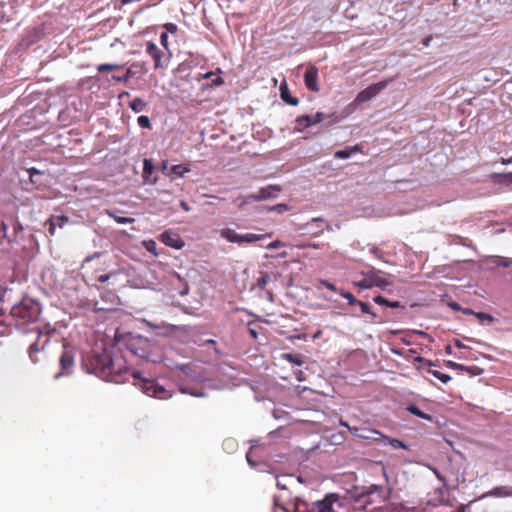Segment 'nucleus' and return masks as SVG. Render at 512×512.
<instances>
[{
  "label": "nucleus",
  "mask_w": 512,
  "mask_h": 512,
  "mask_svg": "<svg viewBox=\"0 0 512 512\" xmlns=\"http://www.w3.org/2000/svg\"><path fill=\"white\" fill-rule=\"evenodd\" d=\"M219 235L230 243L242 245L244 243H254L270 237L269 234H256V233H237L234 229L223 228L219 231Z\"/></svg>",
  "instance_id": "1"
},
{
  "label": "nucleus",
  "mask_w": 512,
  "mask_h": 512,
  "mask_svg": "<svg viewBox=\"0 0 512 512\" xmlns=\"http://www.w3.org/2000/svg\"><path fill=\"white\" fill-rule=\"evenodd\" d=\"M133 377L134 379L140 380L141 383H139V386L146 395L159 399H168L171 397V394L166 391L163 386L156 384L152 380L143 378L140 372H133Z\"/></svg>",
  "instance_id": "2"
},
{
  "label": "nucleus",
  "mask_w": 512,
  "mask_h": 512,
  "mask_svg": "<svg viewBox=\"0 0 512 512\" xmlns=\"http://www.w3.org/2000/svg\"><path fill=\"white\" fill-rule=\"evenodd\" d=\"M393 281L388 277H382L379 274V271L372 270L365 274L364 279L357 282L356 286L361 289H370L372 287H379L381 289H385L387 286H390Z\"/></svg>",
  "instance_id": "3"
},
{
  "label": "nucleus",
  "mask_w": 512,
  "mask_h": 512,
  "mask_svg": "<svg viewBox=\"0 0 512 512\" xmlns=\"http://www.w3.org/2000/svg\"><path fill=\"white\" fill-rule=\"evenodd\" d=\"M393 79H388V80H384V81H380V82H377V83H374L370 86H368L367 88H365L364 90L360 91L355 100H354V103L355 104H362V103H365L369 100H371L372 98H374L375 96H377L382 90H384L387 85L389 84V82H391Z\"/></svg>",
  "instance_id": "4"
},
{
  "label": "nucleus",
  "mask_w": 512,
  "mask_h": 512,
  "mask_svg": "<svg viewBox=\"0 0 512 512\" xmlns=\"http://www.w3.org/2000/svg\"><path fill=\"white\" fill-rule=\"evenodd\" d=\"M341 425L344 427H347L351 434H353L354 436H356L360 439L379 441L380 437H383V434L377 430L368 429V428L350 427L346 422H341Z\"/></svg>",
  "instance_id": "5"
},
{
  "label": "nucleus",
  "mask_w": 512,
  "mask_h": 512,
  "mask_svg": "<svg viewBox=\"0 0 512 512\" xmlns=\"http://www.w3.org/2000/svg\"><path fill=\"white\" fill-rule=\"evenodd\" d=\"M74 365V352L72 348L67 346L63 347V352L60 357V366L62 369V373H58L55 375V379H58L60 375L65 374L68 375L72 371V367Z\"/></svg>",
  "instance_id": "6"
},
{
  "label": "nucleus",
  "mask_w": 512,
  "mask_h": 512,
  "mask_svg": "<svg viewBox=\"0 0 512 512\" xmlns=\"http://www.w3.org/2000/svg\"><path fill=\"white\" fill-rule=\"evenodd\" d=\"M160 240L166 246L174 249H182L185 245L184 241L174 232L165 231L160 235Z\"/></svg>",
  "instance_id": "7"
},
{
  "label": "nucleus",
  "mask_w": 512,
  "mask_h": 512,
  "mask_svg": "<svg viewBox=\"0 0 512 512\" xmlns=\"http://www.w3.org/2000/svg\"><path fill=\"white\" fill-rule=\"evenodd\" d=\"M304 82L306 87L313 92L319 91L318 85V69L315 66H310L304 75Z\"/></svg>",
  "instance_id": "8"
},
{
  "label": "nucleus",
  "mask_w": 512,
  "mask_h": 512,
  "mask_svg": "<svg viewBox=\"0 0 512 512\" xmlns=\"http://www.w3.org/2000/svg\"><path fill=\"white\" fill-rule=\"evenodd\" d=\"M338 502L336 494H329L324 499L315 502V507L318 512H336L333 505Z\"/></svg>",
  "instance_id": "9"
},
{
  "label": "nucleus",
  "mask_w": 512,
  "mask_h": 512,
  "mask_svg": "<svg viewBox=\"0 0 512 512\" xmlns=\"http://www.w3.org/2000/svg\"><path fill=\"white\" fill-rule=\"evenodd\" d=\"M146 52L153 58L154 67L163 68L166 64L162 62L163 52L159 49V47L153 42L146 43Z\"/></svg>",
  "instance_id": "10"
},
{
  "label": "nucleus",
  "mask_w": 512,
  "mask_h": 512,
  "mask_svg": "<svg viewBox=\"0 0 512 512\" xmlns=\"http://www.w3.org/2000/svg\"><path fill=\"white\" fill-rule=\"evenodd\" d=\"M325 115L322 112H317L314 116H300L296 118V123L304 128L310 127L314 124H318L325 119Z\"/></svg>",
  "instance_id": "11"
},
{
  "label": "nucleus",
  "mask_w": 512,
  "mask_h": 512,
  "mask_svg": "<svg viewBox=\"0 0 512 512\" xmlns=\"http://www.w3.org/2000/svg\"><path fill=\"white\" fill-rule=\"evenodd\" d=\"M281 191V187L279 185H268L266 187L260 188L257 192L259 201L268 200L275 198L278 193Z\"/></svg>",
  "instance_id": "12"
},
{
  "label": "nucleus",
  "mask_w": 512,
  "mask_h": 512,
  "mask_svg": "<svg viewBox=\"0 0 512 512\" xmlns=\"http://www.w3.org/2000/svg\"><path fill=\"white\" fill-rule=\"evenodd\" d=\"M280 96L283 101H285L286 103H288L292 106H297L299 103V100L297 98L292 97L290 95L288 86L285 82H283L280 86Z\"/></svg>",
  "instance_id": "13"
},
{
  "label": "nucleus",
  "mask_w": 512,
  "mask_h": 512,
  "mask_svg": "<svg viewBox=\"0 0 512 512\" xmlns=\"http://www.w3.org/2000/svg\"><path fill=\"white\" fill-rule=\"evenodd\" d=\"M485 496H493V497H511L512 496V487L508 486H500L495 487L491 491H489Z\"/></svg>",
  "instance_id": "14"
},
{
  "label": "nucleus",
  "mask_w": 512,
  "mask_h": 512,
  "mask_svg": "<svg viewBox=\"0 0 512 512\" xmlns=\"http://www.w3.org/2000/svg\"><path fill=\"white\" fill-rule=\"evenodd\" d=\"M68 221L69 219L65 216L52 217L49 220V233L54 235L56 227L62 228Z\"/></svg>",
  "instance_id": "15"
},
{
  "label": "nucleus",
  "mask_w": 512,
  "mask_h": 512,
  "mask_svg": "<svg viewBox=\"0 0 512 512\" xmlns=\"http://www.w3.org/2000/svg\"><path fill=\"white\" fill-rule=\"evenodd\" d=\"M379 441H382L383 445H389L391 446L393 449H407L408 446L403 443L402 441L398 440V439H392V438H389L387 436H384L383 437H380V440Z\"/></svg>",
  "instance_id": "16"
},
{
  "label": "nucleus",
  "mask_w": 512,
  "mask_h": 512,
  "mask_svg": "<svg viewBox=\"0 0 512 512\" xmlns=\"http://www.w3.org/2000/svg\"><path fill=\"white\" fill-rule=\"evenodd\" d=\"M359 151V148L358 146H353V147H347L345 149H342V150H338L335 152L334 156L338 159H347L349 158L352 154L356 153Z\"/></svg>",
  "instance_id": "17"
},
{
  "label": "nucleus",
  "mask_w": 512,
  "mask_h": 512,
  "mask_svg": "<svg viewBox=\"0 0 512 512\" xmlns=\"http://www.w3.org/2000/svg\"><path fill=\"white\" fill-rule=\"evenodd\" d=\"M266 212H276L278 214H283L284 212L290 211V206L285 203H280L274 206H266L263 208Z\"/></svg>",
  "instance_id": "18"
},
{
  "label": "nucleus",
  "mask_w": 512,
  "mask_h": 512,
  "mask_svg": "<svg viewBox=\"0 0 512 512\" xmlns=\"http://www.w3.org/2000/svg\"><path fill=\"white\" fill-rule=\"evenodd\" d=\"M189 171L190 169L188 167H184L182 165H173L171 167V172L169 173V176H171V178H174V176L184 177V175Z\"/></svg>",
  "instance_id": "19"
},
{
  "label": "nucleus",
  "mask_w": 512,
  "mask_h": 512,
  "mask_svg": "<svg viewBox=\"0 0 512 512\" xmlns=\"http://www.w3.org/2000/svg\"><path fill=\"white\" fill-rule=\"evenodd\" d=\"M129 107L135 112L140 113L146 107V102H144L141 98H135L129 103Z\"/></svg>",
  "instance_id": "20"
},
{
  "label": "nucleus",
  "mask_w": 512,
  "mask_h": 512,
  "mask_svg": "<svg viewBox=\"0 0 512 512\" xmlns=\"http://www.w3.org/2000/svg\"><path fill=\"white\" fill-rule=\"evenodd\" d=\"M374 301H375V303H377L379 305H386L391 308L400 307V303L398 301H388L387 299H385L383 296H380V295L376 296L374 298Z\"/></svg>",
  "instance_id": "21"
},
{
  "label": "nucleus",
  "mask_w": 512,
  "mask_h": 512,
  "mask_svg": "<svg viewBox=\"0 0 512 512\" xmlns=\"http://www.w3.org/2000/svg\"><path fill=\"white\" fill-rule=\"evenodd\" d=\"M142 245L144 246V248L149 251L150 253H152L154 256H158V252H157V244L154 240L150 239V240H145L142 242Z\"/></svg>",
  "instance_id": "22"
},
{
  "label": "nucleus",
  "mask_w": 512,
  "mask_h": 512,
  "mask_svg": "<svg viewBox=\"0 0 512 512\" xmlns=\"http://www.w3.org/2000/svg\"><path fill=\"white\" fill-rule=\"evenodd\" d=\"M407 410H408L411 414H413V415H415V416H417V417H419V418H422V419H425V420H431V417H430L429 415H427V414H425L424 412H422V411H421L417 406H415V405H410V406L407 408Z\"/></svg>",
  "instance_id": "23"
},
{
  "label": "nucleus",
  "mask_w": 512,
  "mask_h": 512,
  "mask_svg": "<svg viewBox=\"0 0 512 512\" xmlns=\"http://www.w3.org/2000/svg\"><path fill=\"white\" fill-rule=\"evenodd\" d=\"M107 215L113 218L118 224H128L134 222L133 218L117 216L114 212L111 211H107Z\"/></svg>",
  "instance_id": "24"
},
{
  "label": "nucleus",
  "mask_w": 512,
  "mask_h": 512,
  "mask_svg": "<svg viewBox=\"0 0 512 512\" xmlns=\"http://www.w3.org/2000/svg\"><path fill=\"white\" fill-rule=\"evenodd\" d=\"M429 373L432 374L437 379H439L444 384L448 383L451 380V377L448 374L442 373L438 370L430 369Z\"/></svg>",
  "instance_id": "25"
},
{
  "label": "nucleus",
  "mask_w": 512,
  "mask_h": 512,
  "mask_svg": "<svg viewBox=\"0 0 512 512\" xmlns=\"http://www.w3.org/2000/svg\"><path fill=\"white\" fill-rule=\"evenodd\" d=\"M358 305L360 306V309L363 313L370 315L371 321H374L376 318V314L370 310V307L367 303L359 301Z\"/></svg>",
  "instance_id": "26"
},
{
  "label": "nucleus",
  "mask_w": 512,
  "mask_h": 512,
  "mask_svg": "<svg viewBox=\"0 0 512 512\" xmlns=\"http://www.w3.org/2000/svg\"><path fill=\"white\" fill-rule=\"evenodd\" d=\"M153 168L154 167H153L151 161L148 160V159H145L144 160V167H143V173H144L145 181H148V177L152 173Z\"/></svg>",
  "instance_id": "27"
},
{
  "label": "nucleus",
  "mask_w": 512,
  "mask_h": 512,
  "mask_svg": "<svg viewBox=\"0 0 512 512\" xmlns=\"http://www.w3.org/2000/svg\"><path fill=\"white\" fill-rule=\"evenodd\" d=\"M283 358L297 366H301L303 364V361L299 357L290 353L283 354Z\"/></svg>",
  "instance_id": "28"
},
{
  "label": "nucleus",
  "mask_w": 512,
  "mask_h": 512,
  "mask_svg": "<svg viewBox=\"0 0 512 512\" xmlns=\"http://www.w3.org/2000/svg\"><path fill=\"white\" fill-rule=\"evenodd\" d=\"M339 294L344 297L349 304L351 305H354V304H358L359 300H357L351 293L349 292H345L343 290H340L339 291Z\"/></svg>",
  "instance_id": "29"
},
{
  "label": "nucleus",
  "mask_w": 512,
  "mask_h": 512,
  "mask_svg": "<svg viewBox=\"0 0 512 512\" xmlns=\"http://www.w3.org/2000/svg\"><path fill=\"white\" fill-rule=\"evenodd\" d=\"M137 122L140 127L149 129L151 127V122L148 116L142 115L138 117Z\"/></svg>",
  "instance_id": "30"
},
{
  "label": "nucleus",
  "mask_w": 512,
  "mask_h": 512,
  "mask_svg": "<svg viewBox=\"0 0 512 512\" xmlns=\"http://www.w3.org/2000/svg\"><path fill=\"white\" fill-rule=\"evenodd\" d=\"M119 68H122V66L118 65V64H101L97 67V70L99 72H105L108 70H114V69H119Z\"/></svg>",
  "instance_id": "31"
},
{
  "label": "nucleus",
  "mask_w": 512,
  "mask_h": 512,
  "mask_svg": "<svg viewBox=\"0 0 512 512\" xmlns=\"http://www.w3.org/2000/svg\"><path fill=\"white\" fill-rule=\"evenodd\" d=\"M475 316L481 321H488V322H493L494 321V317L491 315V314H488V313H485V312H476L475 313Z\"/></svg>",
  "instance_id": "32"
},
{
  "label": "nucleus",
  "mask_w": 512,
  "mask_h": 512,
  "mask_svg": "<svg viewBox=\"0 0 512 512\" xmlns=\"http://www.w3.org/2000/svg\"><path fill=\"white\" fill-rule=\"evenodd\" d=\"M131 69H128L125 74H122V76H113V79L118 82H128L130 77L132 76Z\"/></svg>",
  "instance_id": "33"
},
{
  "label": "nucleus",
  "mask_w": 512,
  "mask_h": 512,
  "mask_svg": "<svg viewBox=\"0 0 512 512\" xmlns=\"http://www.w3.org/2000/svg\"><path fill=\"white\" fill-rule=\"evenodd\" d=\"M270 281L269 275L266 273H262L261 277L257 280V286L261 289H263L267 283Z\"/></svg>",
  "instance_id": "34"
},
{
  "label": "nucleus",
  "mask_w": 512,
  "mask_h": 512,
  "mask_svg": "<svg viewBox=\"0 0 512 512\" xmlns=\"http://www.w3.org/2000/svg\"><path fill=\"white\" fill-rule=\"evenodd\" d=\"M495 177L501 178V183H512V172L495 174Z\"/></svg>",
  "instance_id": "35"
},
{
  "label": "nucleus",
  "mask_w": 512,
  "mask_h": 512,
  "mask_svg": "<svg viewBox=\"0 0 512 512\" xmlns=\"http://www.w3.org/2000/svg\"><path fill=\"white\" fill-rule=\"evenodd\" d=\"M319 283H320L322 286L326 287L327 289H329V290H331V291H333V292H338V293H339V291H340V290H338V289L336 288V286H335L333 283H331V282H329V281H327V280L321 279V280L319 281Z\"/></svg>",
  "instance_id": "36"
},
{
  "label": "nucleus",
  "mask_w": 512,
  "mask_h": 512,
  "mask_svg": "<svg viewBox=\"0 0 512 512\" xmlns=\"http://www.w3.org/2000/svg\"><path fill=\"white\" fill-rule=\"evenodd\" d=\"M253 201H259L257 193L247 195L241 205L249 204Z\"/></svg>",
  "instance_id": "37"
},
{
  "label": "nucleus",
  "mask_w": 512,
  "mask_h": 512,
  "mask_svg": "<svg viewBox=\"0 0 512 512\" xmlns=\"http://www.w3.org/2000/svg\"><path fill=\"white\" fill-rule=\"evenodd\" d=\"M160 43L165 48L168 49V34L163 32L160 35Z\"/></svg>",
  "instance_id": "38"
},
{
  "label": "nucleus",
  "mask_w": 512,
  "mask_h": 512,
  "mask_svg": "<svg viewBox=\"0 0 512 512\" xmlns=\"http://www.w3.org/2000/svg\"><path fill=\"white\" fill-rule=\"evenodd\" d=\"M283 246H284L283 242H281L280 240H275V241L269 243L267 245V248L268 249H277V248H280V247H283Z\"/></svg>",
  "instance_id": "39"
},
{
  "label": "nucleus",
  "mask_w": 512,
  "mask_h": 512,
  "mask_svg": "<svg viewBox=\"0 0 512 512\" xmlns=\"http://www.w3.org/2000/svg\"><path fill=\"white\" fill-rule=\"evenodd\" d=\"M114 275V273H108V274H103V275H100L98 277V281L101 282V283H105L107 282L112 276Z\"/></svg>",
  "instance_id": "40"
},
{
  "label": "nucleus",
  "mask_w": 512,
  "mask_h": 512,
  "mask_svg": "<svg viewBox=\"0 0 512 512\" xmlns=\"http://www.w3.org/2000/svg\"><path fill=\"white\" fill-rule=\"evenodd\" d=\"M427 467H428L431 471H433V473L436 475V477H437L441 482H444V478H443V476L439 473V471H438L436 468H433V467H431V466H429V465H427Z\"/></svg>",
  "instance_id": "41"
},
{
  "label": "nucleus",
  "mask_w": 512,
  "mask_h": 512,
  "mask_svg": "<svg viewBox=\"0 0 512 512\" xmlns=\"http://www.w3.org/2000/svg\"><path fill=\"white\" fill-rule=\"evenodd\" d=\"M427 467H428L431 471H433V473L436 475V477H437L441 482H444V478H443V476L439 473V471H438L436 468H433V467H431V466H429V465H427Z\"/></svg>",
  "instance_id": "42"
},
{
  "label": "nucleus",
  "mask_w": 512,
  "mask_h": 512,
  "mask_svg": "<svg viewBox=\"0 0 512 512\" xmlns=\"http://www.w3.org/2000/svg\"><path fill=\"white\" fill-rule=\"evenodd\" d=\"M165 27L170 33H175L177 31V26L173 23H168Z\"/></svg>",
  "instance_id": "43"
},
{
  "label": "nucleus",
  "mask_w": 512,
  "mask_h": 512,
  "mask_svg": "<svg viewBox=\"0 0 512 512\" xmlns=\"http://www.w3.org/2000/svg\"><path fill=\"white\" fill-rule=\"evenodd\" d=\"M13 313L14 314H17V315H20L21 317L25 318L26 315L22 312V306L20 307H14L13 308Z\"/></svg>",
  "instance_id": "44"
},
{
  "label": "nucleus",
  "mask_w": 512,
  "mask_h": 512,
  "mask_svg": "<svg viewBox=\"0 0 512 512\" xmlns=\"http://www.w3.org/2000/svg\"><path fill=\"white\" fill-rule=\"evenodd\" d=\"M449 306L455 311H462V307L456 302H451Z\"/></svg>",
  "instance_id": "45"
},
{
  "label": "nucleus",
  "mask_w": 512,
  "mask_h": 512,
  "mask_svg": "<svg viewBox=\"0 0 512 512\" xmlns=\"http://www.w3.org/2000/svg\"><path fill=\"white\" fill-rule=\"evenodd\" d=\"M274 502H275V505H276L277 507H280V508H281V509H283L284 511H286V512H291V511H292V509H291V508L280 505V504H279V502H278V499H277V498H275Z\"/></svg>",
  "instance_id": "46"
},
{
  "label": "nucleus",
  "mask_w": 512,
  "mask_h": 512,
  "mask_svg": "<svg viewBox=\"0 0 512 512\" xmlns=\"http://www.w3.org/2000/svg\"><path fill=\"white\" fill-rule=\"evenodd\" d=\"M180 391L182 393H188V390L186 389H180ZM189 394H191L192 396H195V397H204L205 394L204 393H193V392H189Z\"/></svg>",
  "instance_id": "47"
},
{
  "label": "nucleus",
  "mask_w": 512,
  "mask_h": 512,
  "mask_svg": "<svg viewBox=\"0 0 512 512\" xmlns=\"http://www.w3.org/2000/svg\"><path fill=\"white\" fill-rule=\"evenodd\" d=\"M180 206H181V208H182L184 211H186V212H189V211H190V207H189V205H188L185 201H181V202H180Z\"/></svg>",
  "instance_id": "48"
},
{
  "label": "nucleus",
  "mask_w": 512,
  "mask_h": 512,
  "mask_svg": "<svg viewBox=\"0 0 512 512\" xmlns=\"http://www.w3.org/2000/svg\"><path fill=\"white\" fill-rule=\"evenodd\" d=\"M462 312L467 315H475L476 312L471 310L470 308H462Z\"/></svg>",
  "instance_id": "49"
},
{
  "label": "nucleus",
  "mask_w": 512,
  "mask_h": 512,
  "mask_svg": "<svg viewBox=\"0 0 512 512\" xmlns=\"http://www.w3.org/2000/svg\"><path fill=\"white\" fill-rule=\"evenodd\" d=\"M277 487L280 488V489H286V485L281 481V480H277V483H276Z\"/></svg>",
  "instance_id": "50"
},
{
  "label": "nucleus",
  "mask_w": 512,
  "mask_h": 512,
  "mask_svg": "<svg viewBox=\"0 0 512 512\" xmlns=\"http://www.w3.org/2000/svg\"><path fill=\"white\" fill-rule=\"evenodd\" d=\"M376 490H378V486L377 485H372V486L369 487V490L366 493L367 494H371V493H373Z\"/></svg>",
  "instance_id": "51"
},
{
  "label": "nucleus",
  "mask_w": 512,
  "mask_h": 512,
  "mask_svg": "<svg viewBox=\"0 0 512 512\" xmlns=\"http://www.w3.org/2000/svg\"><path fill=\"white\" fill-rule=\"evenodd\" d=\"M501 163L504 164V165L512 163V157L508 158V159L502 158L501 159Z\"/></svg>",
  "instance_id": "52"
},
{
  "label": "nucleus",
  "mask_w": 512,
  "mask_h": 512,
  "mask_svg": "<svg viewBox=\"0 0 512 512\" xmlns=\"http://www.w3.org/2000/svg\"><path fill=\"white\" fill-rule=\"evenodd\" d=\"M246 458H247L248 463H249L251 466H253V467H254V466L256 465V463H255V462L250 458V454H249V453L247 454Z\"/></svg>",
  "instance_id": "53"
},
{
  "label": "nucleus",
  "mask_w": 512,
  "mask_h": 512,
  "mask_svg": "<svg viewBox=\"0 0 512 512\" xmlns=\"http://www.w3.org/2000/svg\"><path fill=\"white\" fill-rule=\"evenodd\" d=\"M455 346H456V347H458V348H460V349H463V348H465V347H466L463 343H461V342H460V341H458V340H457V341H455Z\"/></svg>",
  "instance_id": "54"
},
{
  "label": "nucleus",
  "mask_w": 512,
  "mask_h": 512,
  "mask_svg": "<svg viewBox=\"0 0 512 512\" xmlns=\"http://www.w3.org/2000/svg\"><path fill=\"white\" fill-rule=\"evenodd\" d=\"M311 222H312V223H322V222H323V219H322V218H320V217H316V218H313Z\"/></svg>",
  "instance_id": "55"
},
{
  "label": "nucleus",
  "mask_w": 512,
  "mask_h": 512,
  "mask_svg": "<svg viewBox=\"0 0 512 512\" xmlns=\"http://www.w3.org/2000/svg\"><path fill=\"white\" fill-rule=\"evenodd\" d=\"M0 229L3 232V234L5 235L6 234V230H7V226L4 223H2V224H0Z\"/></svg>",
  "instance_id": "56"
},
{
  "label": "nucleus",
  "mask_w": 512,
  "mask_h": 512,
  "mask_svg": "<svg viewBox=\"0 0 512 512\" xmlns=\"http://www.w3.org/2000/svg\"><path fill=\"white\" fill-rule=\"evenodd\" d=\"M188 291H189V288H188V286H186V287H185V288L180 292V295H181V296H184V295L188 294Z\"/></svg>",
  "instance_id": "57"
},
{
  "label": "nucleus",
  "mask_w": 512,
  "mask_h": 512,
  "mask_svg": "<svg viewBox=\"0 0 512 512\" xmlns=\"http://www.w3.org/2000/svg\"><path fill=\"white\" fill-rule=\"evenodd\" d=\"M37 173H38V171L35 168L29 169V174L31 177L33 176V174H37Z\"/></svg>",
  "instance_id": "58"
},
{
  "label": "nucleus",
  "mask_w": 512,
  "mask_h": 512,
  "mask_svg": "<svg viewBox=\"0 0 512 512\" xmlns=\"http://www.w3.org/2000/svg\"><path fill=\"white\" fill-rule=\"evenodd\" d=\"M250 334L252 335L253 338H257V333L254 329H250Z\"/></svg>",
  "instance_id": "59"
},
{
  "label": "nucleus",
  "mask_w": 512,
  "mask_h": 512,
  "mask_svg": "<svg viewBox=\"0 0 512 512\" xmlns=\"http://www.w3.org/2000/svg\"><path fill=\"white\" fill-rule=\"evenodd\" d=\"M214 83H215L216 85H220V84L222 83L221 78H217L216 80H214Z\"/></svg>",
  "instance_id": "60"
},
{
  "label": "nucleus",
  "mask_w": 512,
  "mask_h": 512,
  "mask_svg": "<svg viewBox=\"0 0 512 512\" xmlns=\"http://www.w3.org/2000/svg\"><path fill=\"white\" fill-rule=\"evenodd\" d=\"M451 365L457 367V368H461V369H464V366L463 365H460V364H456V363H451Z\"/></svg>",
  "instance_id": "61"
},
{
  "label": "nucleus",
  "mask_w": 512,
  "mask_h": 512,
  "mask_svg": "<svg viewBox=\"0 0 512 512\" xmlns=\"http://www.w3.org/2000/svg\"><path fill=\"white\" fill-rule=\"evenodd\" d=\"M30 350L38 351V348L36 347V344H33L30 346Z\"/></svg>",
  "instance_id": "62"
},
{
  "label": "nucleus",
  "mask_w": 512,
  "mask_h": 512,
  "mask_svg": "<svg viewBox=\"0 0 512 512\" xmlns=\"http://www.w3.org/2000/svg\"><path fill=\"white\" fill-rule=\"evenodd\" d=\"M501 265H503V266L507 267V266H509V262L504 261V262H502V263H501Z\"/></svg>",
  "instance_id": "63"
},
{
  "label": "nucleus",
  "mask_w": 512,
  "mask_h": 512,
  "mask_svg": "<svg viewBox=\"0 0 512 512\" xmlns=\"http://www.w3.org/2000/svg\"><path fill=\"white\" fill-rule=\"evenodd\" d=\"M429 41H430V39H427V40L425 41V43H424V44H425L426 46H428V45H429Z\"/></svg>",
  "instance_id": "64"
}]
</instances>
